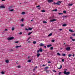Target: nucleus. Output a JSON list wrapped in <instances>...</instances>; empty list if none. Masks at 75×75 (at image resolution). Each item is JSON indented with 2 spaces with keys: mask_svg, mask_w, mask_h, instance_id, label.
Listing matches in <instances>:
<instances>
[{
  "mask_svg": "<svg viewBox=\"0 0 75 75\" xmlns=\"http://www.w3.org/2000/svg\"><path fill=\"white\" fill-rule=\"evenodd\" d=\"M52 35V33H50L49 34V35H48V37H50V36H51Z\"/></svg>",
  "mask_w": 75,
  "mask_h": 75,
  "instance_id": "25",
  "label": "nucleus"
},
{
  "mask_svg": "<svg viewBox=\"0 0 75 75\" xmlns=\"http://www.w3.org/2000/svg\"><path fill=\"white\" fill-rule=\"evenodd\" d=\"M52 11H57V9H56L53 10H52Z\"/></svg>",
  "mask_w": 75,
  "mask_h": 75,
  "instance_id": "33",
  "label": "nucleus"
},
{
  "mask_svg": "<svg viewBox=\"0 0 75 75\" xmlns=\"http://www.w3.org/2000/svg\"><path fill=\"white\" fill-rule=\"evenodd\" d=\"M14 29H15L14 28V27H13L12 28V31H14Z\"/></svg>",
  "mask_w": 75,
  "mask_h": 75,
  "instance_id": "24",
  "label": "nucleus"
},
{
  "mask_svg": "<svg viewBox=\"0 0 75 75\" xmlns=\"http://www.w3.org/2000/svg\"><path fill=\"white\" fill-rule=\"evenodd\" d=\"M41 12H42V13L45 12V11L44 10H41Z\"/></svg>",
  "mask_w": 75,
  "mask_h": 75,
  "instance_id": "21",
  "label": "nucleus"
},
{
  "mask_svg": "<svg viewBox=\"0 0 75 75\" xmlns=\"http://www.w3.org/2000/svg\"><path fill=\"white\" fill-rule=\"evenodd\" d=\"M73 35V36H74V37H75V34H73V35Z\"/></svg>",
  "mask_w": 75,
  "mask_h": 75,
  "instance_id": "48",
  "label": "nucleus"
},
{
  "mask_svg": "<svg viewBox=\"0 0 75 75\" xmlns=\"http://www.w3.org/2000/svg\"><path fill=\"white\" fill-rule=\"evenodd\" d=\"M28 29L29 30H33V28H29Z\"/></svg>",
  "mask_w": 75,
  "mask_h": 75,
  "instance_id": "28",
  "label": "nucleus"
},
{
  "mask_svg": "<svg viewBox=\"0 0 75 75\" xmlns=\"http://www.w3.org/2000/svg\"><path fill=\"white\" fill-rule=\"evenodd\" d=\"M21 67V66H18V68H20Z\"/></svg>",
  "mask_w": 75,
  "mask_h": 75,
  "instance_id": "39",
  "label": "nucleus"
},
{
  "mask_svg": "<svg viewBox=\"0 0 75 75\" xmlns=\"http://www.w3.org/2000/svg\"><path fill=\"white\" fill-rule=\"evenodd\" d=\"M69 6H72V5H73V4H68Z\"/></svg>",
  "mask_w": 75,
  "mask_h": 75,
  "instance_id": "18",
  "label": "nucleus"
},
{
  "mask_svg": "<svg viewBox=\"0 0 75 75\" xmlns=\"http://www.w3.org/2000/svg\"><path fill=\"white\" fill-rule=\"evenodd\" d=\"M69 31H70V32H73V31H72L71 29H69Z\"/></svg>",
  "mask_w": 75,
  "mask_h": 75,
  "instance_id": "32",
  "label": "nucleus"
},
{
  "mask_svg": "<svg viewBox=\"0 0 75 75\" xmlns=\"http://www.w3.org/2000/svg\"><path fill=\"white\" fill-rule=\"evenodd\" d=\"M21 46L20 45V46H16V48H19V47H21Z\"/></svg>",
  "mask_w": 75,
  "mask_h": 75,
  "instance_id": "6",
  "label": "nucleus"
},
{
  "mask_svg": "<svg viewBox=\"0 0 75 75\" xmlns=\"http://www.w3.org/2000/svg\"><path fill=\"white\" fill-rule=\"evenodd\" d=\"M48 63H49V64H50L51 63V62L50 61L48 62Z\"/></svg>",
  "mask_w": 75,
  "mask_h": 75,
  "instance_id": "53",
  "label": "nucleus"
},
{
  "mask_svg": "<svg viewBox=\"0 0 75 75\" xmlns=\"http://www.w3.org/2000/svg\"><path fill=\"white\" fill-rule=\"evenodd\" d=\"M2 1H5V0H2Z\"/></svg>",
  "mask_w": 75,
  "mask_h": 75,
  "instance_id": "62",
  "label": "nucleus"
},
{
  "mask_svg": "<svg viewBox=\"0 0 75 75\" xmlns=\"http://www.w3.org/2000/svg\"><path fill=\"white\" fill-rule=\"evenodd\" d=\"M62 62H64V59H62Z\"/></svg>",
  "mask_w": 75,
  "mask_h": 75,
  "instance_id": "49",
  "label": "nucleus"
},
{
  "mask_svg": "<svg viewBox=\"0 0 75 75\" xmlns=\"http://www.w3.org/2000/svg\"><path fill=\"white\" fill-rule=\"evenodd\" d=\"M62 13H58V14H59V15H61V14H62Z\"/></svg>",
  "mask_w": 75,
  "mask_h": 75,
  "instance_id": "42",
  "label": "nucleus"
},
{
  "mask_svg": "<svg viewBox=\"0 0 75 75\" xmlns=\"http://www.w3.org/2000/svg\"><path fill=\"white\" fill-rule=\"evenodd\" d=\"M18 41H16L15 42V43H18Z\"/></svg>",
  "mask_w": 75,
  "mask_h": 75,
  "instance_id": "52",
  "label": "nucleus"
},
{
  "mask_svg": "<svg viewBox=\"0 0 75 75\" xmlns=\"http://www.w3.org/2000/svg\"><path fill=\"white\" fill-rule=\"evenodd\" d=\"M67 51H69L71 50V48L70 47H67L66 49Z\"/></svg>",
  "mask_w": 75,
  "mask_h": 75,
  "instance_id": "3",
  "label": "nucleus"
},
{
  "mask_svg": "<svg viewBox=\"0 0 75 75\" xmlns=\"http://www.w3.org/2000/svg\"><path fill=\"white\" fill-rule=\"evenodd\" d=\"M44 48H47V46H44Z\"/></svg>",
  "mask_w": 75,
  "mask_h": 75,
  "instance_id": "58",
  "label": "nucleus"
},
{
  "mask_svg": "<svg viewBox=\"0 0 75 75\" xmlns=\"http://www.w3.org/2000/svg\"><path fill=\"white\" fill-rule=\"evenodd\" d=\"M1 74H2V75H3V74H4L5 73H4V72H3V71H2V72H1Z\"/></svg>",
  "mask_w": 75,
  "mask_h": 75,
  "instance_id": "23",
  "label": "nucleus"
},
{
  "mask_svg": "<svg viewBox=\"0 0 75 75\" xmlns=\"http://www.w3.org/2000/svg\"><path fill=\"white\" fill-rule=\"evenodd\" d=\"M48 3H50V2H53L54 0H48Z\"/></svg>",
  "mask_w": 75,
  "mask_h": 75,
  "instance_id": "5",
  "label": "nucleus"
},
{
  "mask_svg": "<svg viewBox=\"0 0 75 75\" xmlns=\"http://www.w3.org/2000/svg\"><path fill=\"white\" fill-rule=\"evenodd\" d=\"M40 46H44V45L42 43H41L40 44Z\"/></svg>",
  "mask_w": 75,
  "mask_h": 75,
  "instance_id": "11",
  "label": "nucleus"
},
{
  "mask_svg": "<svg viewBox=\"0 0 75 75\" xmlns=\"http://www.w3.org/2000/svg\"><path fill=\"white\" fill-rule=\"evenodd\" d=\"M30 57L29 56H28V59H29V58H30Z\"/></svg>",
  "mask_w": 75,
  "mask_h": 75,
  "instance_id": "57",
  "label": "nucleus"
},
{
  "mask_svg": "<svg viewBox=\"0 0 75 75\" xmlns=\"http://www.w3.org/2000/svg\"><path fill=\"white\" fill-rule=\"evenodd\" d=\"M21 21H24V19H21Z\"/></svg>",
  "mask_w": 75,
  "mask_h": 75,
  "instance_id": "36",
  "label": "nucleus"
},
{
  "mask_svg": "<svg viewBox=\"0 0 75 75\" xmlns=\"http://www.w3.org/2000/svg\"><path fill=\"white\" fill-rule=\"evenodd\" d=\"M52 71L53 72H56V71H55L54 70H53Z\"/></svg>",
  "mask_w": 75,
  "mask_h": 75,
  "instance_id": "50",
  "label": "nucleus"
},
{
  "mask_svg": "<svg viewBox=\"0 0 75 75\" xmlns=\"http://www.w3.org/2000/svg\"><path fill=\"white\" fill-rule=\"evenodd\" d=\"M73 57H74L75 56V54H74L73 55Z\"/></svg>",
  "mask_w": 75,
  "mask_h": 75,
  "instance_id": "60",
  "label": "nucleus"
},
{
  "mask_svg": "<svg viewBox=\"0 0 75 75\" xmlns=\"http://www.w3.org/2000/svg\"><path fill=\"white\" fill-rule=\"evenodd\" d=\"M25 30L26 31H28V30H29V29H28L26 28L25 29Z\"/></svg>",
  "mask_w": 75,
  "mask_h": 75,
  "instance_id": "37",
  "label": "nucleus"
},
{
  "mask_svg": "<svg viewBox=\"0 0 75 75\" xmlns=\"http://www.w3.org/2000/svg\"><path fill=\"white\" fill-rule=\"evenodd\" d=\"M39 50L40 52H42V48H40Z\"/></svg>",
  "mask_w": 75,
  "mask_h": 75,
  "instance_id": "8",
  "label": "nucleus"
},
{
  "mask_svg": "<svg viewBox=\"0 0 75 75\" xmlns=\"http://www.w3.org/2000/svg\"><path fill=\"white\" fill-rule=\"evenodd\" d=\"M52 42H55V40H52Z\"/></svg>",
  "mask_w": 75,
  "mask_h": 75,
  "instance_id": "41",
  "label": "nucleus"
},
{
  "mask_svg": "<svg viewBox=\"0 0 75 75\" xmlns=\"http://www.w3.org/2000/svg\"><path fill=\"white\" fill-rule=\"evenodd\" d=\"M64 74H65V75H66L67 74V71H64Z\"/></svg>",
  "mask_w": 75,
  "mask_h": 75,
  "instance_id": "30",
  "label": "nucleus"
},
{
  "mask_svg": "<svg viewBox=\"0 0 75 75\" xmlns=\"http://www.w3.org/2000/svg\"><path fill=\"white\" fill-rule=\"evenodd\" d=\"M64 13H67V12L66 11H63Z\"/></svg>",
  "mask_w": 75,
  "mask_h": 75,
  "instance_id": "45",
  "label": "nucleus"
},
{
  "mask_svg": "<svg viewBox=\"0 0 75 75\" xmlns=\"http://www.w3.org/2000/svg\"><path fill=\"white\" fill-rule=\"evenodd\" d=\"M18 34H19L20 35H21V34H22V33L20 32L19 33H18Z\"/></svg>",
  "mask_w": 75,
  "mask_h": 75,
  "instance_id": "35",
  "label": "nucleus"
},
{
  "mask_svg": "<svg viewBox=\"0 0 75 75\" xmlns=\"http://www.w3.org/2000/svg\"><path fill=\"white\" fill-rule=\"evenodd\" d=\"M70 38L71 39V40H72V41H74L75 40V39H72V36H71L70 37Z\"/></svg>",
  "mask_w": 75,
  "mask_h": 75,
  "instance_id": "7",
  "label": "nucleus"
},
{
  "mask_svg": "<svg viewBox=\"0 0 75 75\" xmlns=\"http://www.w3.org/2000/svg\"><path fill=\"white\" fill-rule=\"evenodd\" d=\"M28 43L30 42V41H28Z\"/></svg>",
  "mask_w": 75,
  "mask_h": 75,
  "instance_id": "63",
  "label": "nucleus"
},
{
  "mask_svg": "<svg viewBox=\"0 0 75 75\" xmlns=\"http://www.w3.org/2000/svg\"><path fill=\"white\" fill-rule=\"evenodd\" d=\"M33 43L34 44H36L37 43V42L35 41H33Z\"/></svg>",
  "mask_w": 75,
  "mask_h": 75,
  "instance_id": "19",
  "label": "nucleus"
},
{
  "mask_svg": "<svg viewBox=\"0 0 75 75\" xmlns=\"http://www.w3.org/2000/svg\"><path fill=\"white\" fill-rule=\"evenodd\" d=\"M61 30H62V29H59L60 31H61Z\"/></svg>",
  "mask_w": 75,
  "mask_h": 75,
  "instance_id": "55",
  "label": "nucleus"
},
{
  "mask_svg": "<svg viewBox=\"0 0 75 75\" xmlns=\"http://www.w3.org/2000/svg\"><path fill=\"white\" fill-rule=\"evenodd\" d=\"M37 67L36 66L35 68V69H37Z\"/></svg>",
  "mask_w": 75,
  "mask_h": 75,
  "instance_id": "56",
  "label": "nucleus"
},
{
  "mask_svg": "<svg viewBox=\"0 0 75 75\" xmlns=\"http://www.w3.org/2000/svg\"><path fill=\"white\" fill-rule=\"evenodd\" d=\"M40 7V5H38L37 6V7Z\"/></svg>",
  "mask_w": 75,
  "mask_h": 75,
  "instance_id": "51",
  "label": "nucleus"
},
{
  "mask_svg": "<svg viewBox=\"0 0 75 75\" xmlns=\"http://www.w3.org/2000/svg\"><path fill=\"white\" fill-rule=\"evenodd\" d=\"M62 56H65L66 55V54H63L62 55Z\"/></svg>",
  "mask_w": 75,
  "mask_h": 75,
  "instance_id": "40",
  "label": "nucleus"
},
{
  "mask_svg": "<svg viewBox=\"0 0 75 75\" xmlns=\"http://www.w3.org/2000/svg\"><path fill=\"white\" fill-rule=\"evenodd\" d=\"M56 21V20L55 19H52L50 20L51 22H53V21Z\"/></svg>",
  "mask_w": 75,
  "mask_h": 75,
  "instance_id": "9",
  "label": "nucleus"
},
{
  "mask_svg": "<svg viewBox=\"0 0 75 75\" xmlns=\"http://www.w3.org/2000/svg\"><path fill=\"white\" fill-rule=\"evenodd\" d=\"M21 27H24V25L22 24L21 25Z\"/></svg>",
  "mask_w": 75,
  "mask_h": 75,
  "instance_id": "46",
  "label": "nucleus"
},
{
  "mask_svg": "<svg viewBox=\"0 0 75 75\" xmlns=\"http://www.w3.org/2000/svg\"><path fill=\"white\" fill-rule=\"evenodd\" d=\"M54 48H53V47H51V48H50V50H53V49Z\"/></svg>",
  "mask_w": 75,
  "mask_h": 75,
  "instance_id": "43",
  "label": "nucleus"
},
{
  "mask_svg": "<svg viewBox=\"0 0 75 75\" xmlns=\"http://www.w3.org/2000/svg\"><path fill=\"white\" fill-rule=\"evenodd\" d=\"M52 46V45H47V47H51Z\"/></svg>",
  "mask_w": 75,
  "mask_h": 75,
  "instance_id": "13",
  "label": "nucleus"
},
{
  "mask_svg": "<svg viewBox=\"0 0 75 75\" xmlns=\"http://www.w3.org/2000/svg\"><path fill=\"white\" fill-rule=\"evenodd\" d=\"M40 55H41V54L40 53H38L37 54V56L38 57H39V56Z\"/></svg>",
  "mask_w": 75,
  "mask_h": 75,
  "instance_id": "12",
  "label": "nucleus"
},
{
  "mask_svg": "<svg viewBox=\"0 0 75 75\" xmlns=\"http://www.w3.org/2000/svg\"><path fill=\"white\" fill-rule=\"evenodd\" d=\"M62 26L63 27H65V26H67V24H64L62 25Z\"/></svg>",
  "mask_w": 75,
  "mask_h": 75,
  "instance_id": "17",
  "label": "nucleus"
},
{
  "mask_svg": "<svg viewBox=\"0 0 75 75\" xmlns=\"http://www.w3.org/2000/svg\"><path fill=\"white\" fill-rule=\"evenodd\" d=\"M14 38L13 37L8 38V40H13Z\"/></svg>",
  "mask_w": 75,
  "mask_h": 75,
  "instance_id": "2",
  "label": "nucleus"
},
{
  "mask_svg": "<svg viewBox=\"0 0 75 75\" xmlns=\"http://www.w3.org/2000/svg\"><path fill=\"white\" fill-rule=\"evenodd\" d=\"M48 67H47L45 68V71H46V73H49V72H50V70H47V69H48Z\"/></svg>",
  "mask_w": 75,
  "mask_h": 75,
  "instance_id": "1",
  "label": "nucleus"
},
{
  "mask_svg": "<svg viewBox=\"0 0 75 75\" xmlns=\"http://www.w3.org/2000/svg\"><path fill=\"white\" fill-rule=\"evenodd\" d=\"M32 33V32H30L28 34V35H30V34H31Z\"/></svg>",
  "mask_w": 75,
  "mask_h": 75,
  "instance_id": "29",
  "label": "nucleus"
},
{
  "mask_svg": "<svg viewBox=\"0 0 75 75\" xmlns=\"http://www.w3.org/2000/svg\"><path fill=\"white\" fill-rule=\"evenodd\" d=\"M9 11H14V9H10Z\"/></svg>",
  "mask_w": 75,
  "mask_h": 75,
  "instance_id": "14",
  "label": "nucleus"
},
{
  "mask_svg": "<svg viewBox=\"0 0 75 75\" xmlns=\"http://www.w3.org/2000/svg\"><path fill=\"white\" fill-rule=\"evenodd\" d=\"M69 73H70L69 72H66V75H69Z\"/></svg>",
  "mask_w": 75,
  "mask_h": 75,
  "instance_id": "20",
  "label": "nucleus"
},
{
  "mask_svg": "<svg viewBox=\"0 0 75 75\" xmlns=\"http://www.w3.org/2000/svg\"><path fill=\"white\" fill-rule=\"evenodd\" d=\"M42 67H45V65L44 64L43 65Z\"/></svg>",
  "mask_w": 75,
  "mask_h": 75,
  "instance_id": "59",
  "label": "nucleus"
},
{
  "mask_svg": "<svg viewBox=\"0 0 75 75\" xmlns=\"http://www.w3.org/2000/svg\"><path fill=\"white\" fill-rule=\"evenodd\" d=\"M30 39V38H28V39L27 40V41H28V40Z\"/></svg>",
  "mask_w": 75,
  "mask_h": 75,
  "instance_id": "61",
  "label": "nucleus"
},
{
  "mask_svg": "<svg viewBox=\"0 0 75 75\" xmlns=\"http://www.w3.org/2000/svg\"><path fill=\"white\" fill-rule=\"evenodd\" d=\"M5 62H6V63H8V62H9V60H8V59L6 60L5 61Z\"/></svg>",
  "mask_w": 75,
  "mask_h": 75,
  "instance_id": "10",
  "label": "nucleus"
},
{
  "mask_svg": "<svg viewBox=\"0 0 75 75\" xmlns=\"http://www.w3.org/2000/svg\"><path fill=\"white\" fill-rule=\"evenodd\" d=\"M61 72H59V75H61Z\"/></svg>",
  "mask_w": 75,
  "mask_h": 75,
  "instance_id": "47",
  "label": "nucleus"
},
{
  "mask_svg": "<svg viewBox=\"0 0 75 75\" xmlns=\"http://www.w3.org/2000/svg\"><path fill=\"white\" fill-rule=\"evenodd\" d=\"M61 3V1H58L57 3V5H60Z\"/></svg>",
  "mask_w": 75,
  "mask_h": 75,
  "instance_id": "4",
  "label": "nucleus"
},
{
  "mask_svg": "<svg viewBox=\"0 0 75 75\" xmlns=\"http://www.w3.org/2000/svg\"><path fill=\"white\" fill-rule=\"evenodd\" d=\"M5 8V7H4V6H0V8Z\"/></svg>",
  "mask_w": 75,
  "mask_h": 75,
  "instance_id": "15",
  "label": "nucleus"
},
{
  "mask_svg": "<svg viewBox=\"0 0 75 75\" xmlns=\"http://www.w3.org/2000/svg\"><path fill=\"white\" fill-rule=\"evenodd\" d=\"M40 52V50H38L37 51V53H39V52Z\"/></svg>",
  "mask_w": 75,
  "mask_h": 75,
  "instance_id": "44",
  "label": "nucleus"
},
{
  "mask_svg": "<svg viewBox=\"0 0 75 75\" xmlns=\"http://www.w3.org/2000/svg\"><path fill=\"white\" fill-rule=\"evenodd\" d=\"M62 65H61L60 68H58V69H61L62 68Z\"/></svg>",
  "mask_w": 75,
  "mask_h": 75,
  "instance_id": "16",
  "label": "nucleus"
},
{
  "mask_svg": "<svg viewBox=\"0 0 75 75\" xmlns=\"http://www.w3.org/2000/svg\"><path fill=\"white\" fill-rule=\"evenodd\" d=\"M53 4H57V3H55V2H54L53 3Z\"/></svg>",
  "mask_w": 75,
  "mask_h": 75,
  "instance_id": "38",
  "label": "nucleus"
},
{
  "mask_svg": "<svg viewBox=\"0 0 75 75\" xmlns=\"http://www.w3.org/2000/svg\"><path fill=\"white\" fill-rule=\"evenodd\" d=\"M57 55H59V56H61V54H59V53H57Z\"/></svg>",
  "mask_w": 75,
  "mask_h": 75,
  "instance_id": "31",
  "label": "nucleus"
},
{
  "mask_svg": "<svg viewBox=\"0 0 75 75\" xmlns=\"http://www.w3.org/2000/svg\"><path fill=\"white\" fill-rule=\"evenodd\" d=\"M27 62H31V60H28Z\"/></svg>",
  "mask_w": 75,
  "mask_h": 75,
  "instance_id": "27",
  "label": "nucleus"
},
{
  "mask_svg": "<svg viewBox=\"0 0 75 75\" xmlns=\"http://www.w3.org/2000/svg\"><path fill=\"white\" fill-rule=\"evenodd\" d=\"M5 31H7V29H5Z\"/></svg>",
  "mask_w": 75,
  "mask_h": 75,
  "instance_id": "54",
  "label": "nucleus"
},
{
  "mask_svg": "<svg viewBox=\"0 0 75 75\" xmlns=\"http://www.w3.org/2000/svg\"><path fill=\"white\" fill-rule=\"evenodd\" d=\"M25 13L24 12H23L21 13V14L22 15H24V14H25Z\"/></svg>",
  "mask_w": 75,
  "mask_h": 75,
  "instance_id": "22",
  "label": "nucleus"
},
{
  "mask_svg": "<svg viewBox=\"0 0 75 75\" xmlns=\"http://www.w3.org/2000/svg\"><path fill=\"white\" fill-rule=\"evenodd\" d=\"M31 21H32H32H33V20H31Z\"/></svg>",
  "mask_w": 75,
  "mask_h": 75,
  "instance_id": "64",
  "label": "nucleus"
},
{
  "mask_svg": "<svg viewBox=\"0 0 75 75\" xmlns=\"http://www.w3.org/2000/svg\"><path fill=\"white\" fill-rule=\"evenodd\" d=\"M69 57H71V56H72V54H69L68 55Z\"/></svg>",
  "mask_w": 75,
  "mask_h": 75,
  "instance_id": "26",
  "label": "nucleus"
},
{
  "mask_svg": "<svg viewBox=\"0 0 75 75\" xmlns=\"http://www.w3.org/2000/svg\"><path fill=\"white\" fill-rule=\"evenodd\" d=\"M43 23H45V24H46V23H47V22L45 21H43Z\"/></svg>",
  "mask_w": 75,
  "mask_h": 75,
  "instance_id": "34",
  "label": "nucleus"
}]
</instances>
